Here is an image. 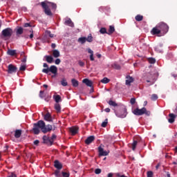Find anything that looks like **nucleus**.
<instances>
[{"mask_svg": "<svg viewBox=\"0 0 177 177\" xmlns=\"http://www.w3.org/2000/svg\"><path fill=\"white\" fill-rule=\"evenodd\" d=\"M39 129H41L43 133H46L50 132L53 129V127L50 124H45L44 120H39L37 123L33 124L32 131L35 135H39V132H41Z\"/></svg>", "mask_w": 177, "mask_h": 177, "instance_id": "nucleus-1", "label": "nucleus"}, {"mask_svg": "<svg viewBox=\"0 0 177 177\" xmlns=\"http://www.w3.org/2000/svg\"><path fill=\"white\" fill-rule=\"evenodd\" d=\"M43 67L45 68L42 69V73H44V74H48V75H50V73H51L52 74H53V75H52V78H55V77L57 75V66L52 65L50 66V67H49V65H48V64L44 63L43 64Z\"/></svg>", "mask_w": 177, "mask_h": 177, "instance_id": "nucleus-2", "label": "nucleus"}, {"mask_svg": "<svg viewBox=\"0 0 177 177\" xmlns=\"http://www.w3.org/2000/svg\"><path fill=\"white\" fill-rule=\"evenodd\" d=\"M133 113L134 115H143V114H145V115H150L151 113L150 111H147L145 107L142 108L140 109L139 108H136L133 111Z\"/></svg>", "mask_w": 177, "mask_h": 177, "instance_id": "nucleus-3", "label": "nucleus"}, {"mask_svg": "<svg viewBox=\"0 0 177 177\" xmlns=\"http://www.w3.org/2000/svg\"><path fill=\"white\" fill-rule=\"evenodd\" d=\"M160 32L162 33V35H165L167 32H168L169 30V26L164 22H160L157 24Z\"/></svg>", "mask_w": 177, "mask_h": 177, "instance_id": "nucleus-4", "label": "nucleus"}, {"mask_svg": "<svg viewBox=\"0 0 177 177\" xmlns=\"http://www.w3.org/2000/svg\"><path fill=\"white\" fill-rule=\"evenodd\" d=\"M13 35V29L11 28H6L1 31V35L3 38H10Z\"/></svg>", "mask_w": 177, "mask_h": 177, "instance_id": "nucleus-5", "label": "nucleus"}, {"mask_svg": "<svg viewBox=\"0 0 177 177\" xmlns=\"http://www.w3.org/2000/svg\"><path fill=\"white\" fill-rule=\"evenodd\" d=\"M115 115L119 118H125L127 117L128 112H127V108L122 107L120 111H115Z\"/></svg>", "mask_w": 177, "mask_h": 177, "instance_id": "nucleus-6", "label": "nucleus"}, {"mask_svg": "<svg viewBox=\"0 0 177 177\" xmlns=\"http://www.w3.org/2000/svg\"><path fill=\"white\" fill-rule=\"evenodd\" d=\"M41 5L43 9H44V13L47 15V16H52V12L49 8V5H48V3H46L45 1L41 2Z\"/></svg>", "mask_w": 177, "mask_h": 177, "instance_id": "nucleus-7", "label": "nucleus"}, {"mask_svg": "<svg viewBox=\"0 0 177 177\" xmlns=\"http://www.w3.org/2000/svg\"><path fill=\"white\" fill-rule=\"evenodd\" d=\"M103 147H104V145H100L98 147V153L100 157L109 156V153H110V151H104Z\"/></svg>", "mask_w": 177, "mask_h": 177, "instance_id": "nucleus-8", "label": "nucleus"}, {"mask_svg": "<svg viewBox=\"0 0 177 177\" xmlns=\"http://www.w3.org/2000/svg\"><path fill=\"white\" fill-rule=\"evenodd\" d=\"M151 34L152 35H157V37H161V35H162L158 25L152 28V30H151Z\"/></svg>", "mask_w": 177, "mask_h": 177, "instance_id": "nucleus-9", "label": "nucleus"}, {"mask_svg": "<svg viewBox=\"0 0 177 177\" xmlns=\"http://www.w3.org/2000/svg\"><path fill=\"white\" fill-rule=\"evenodd\" d=\"M7 73L8 74H13V73H17V67L10 64L8 66Z\"/></svg>", "mask_w": 177, "mask_h": 177, "instance_id": "nucleus-10", "label": "nucleus"}, {"mask_svg": "<svg viewBox=\"0 0 177 177\" xmlns=\"http://www.w3.org/2000/svg\"><path fill=\"white\" fill-rule=\"evenodd\" d=\"M83 84H85V85H86V86H89L90 88H91V92H93V82L90 80L89 79H84L82 80Z\"/></svg>", "mask_w": 177, "mask_h": 177, "instance_id": "nucleus-11", "label": "nucleus"}, {"mask_svg": "<svg viewBox=\"0 0 177 177\" xmlns=\"http://www.w3.org/2000/svg\"><path fill=\"white\" fill-rule=\"evenodd\" d=\"M54 167L57 169V170H60L63 168V165L60 162V161L56 160L54 161Z\"/></svg>", "mask_w": 177, "mask_h": 177, "instance_id": "nucleus-12", "label": "nucleus"}, {"mask_svg": "<svg viewBox=\"0 0 177 177\" xmlns=\"http://www.w3.org/2000/svg\"><path fill=\"white\" fill-rule=\"evenodd\" d=\"M169 118L168 119V122L170 124H174V122H175V119L176 118V115L174 113H169Z\"/></svg>", "mask_w": 177, "mask_h": 177, "instance_id": "nucleus-13", "label": "nucleus"}, {"mask_svg": "<svg viewBox=\"0 0 177 177\" xmlns=\"http://www.w3.org/2000/svg\"><path fill=\"white\" fill-rule=\"evenodd\" d=\"M140 142V138H138L137 140H134L133 143L131 144V149L132 150L135 151L136 149V146H138V143Z\"/></svg>", "mask_w": 177, "mask_h": 177, "instance_id": "nucleus-14", "label": "nucleus"}, {"mask_svg": "<svg viewBox=\"0 0 177 177\" xmlns=\"http://www.w3.org/2000/svg\"><path fill=\"white\" fill-rule=\"evenodd\" d=\"M24 32V29L21 27H17V30H16V35L17 37H20Z\"/></svg>", "mask_w": 177, "mask_h": 177, "instance_id": "nucleus-15", "label": "nucleus"}, {"mask_svg": "<svg viewBox=\"0 0 177 177\" xmlns=\"http://www.w3.org/2000/svg\"><path fill=\"white\" fill-rule=\"evenodd\" d=\"M78 127H73L69 129V131L71 133H72L73 136L77 135L78 133Z\"/></svg>", "mask_w": 177, "mask_h": 177, "instance_id": "nucleus-16", "label": "nucleus"}, {"mask_svg": "<svg viewBox=\"0 0 177 177\" xmlns=\"http://www.w3.org/2000/svg\"><path fill=\"white\" fill-rule=\"evenodd\" d=\"M93 140H95V137H94V136H91L88 137V138L85 140V144H86V145H91V143H92V142H93Z\"/></svg>", "mask_w": 177, "mask_h": 177, "instance_id": "nucleus-17", "label": "nucleus"}, {"mask_svg": "<svg viewBox=\"0 0 177 177\" xmlns=\"http://www.w3.org/2000/svg\"><path fill=\"white\" fill-rule=\"evenodd\" d=\"M86 50L88 52V53L90 54V60L91 62H94L95 61V57H93V50H92V49L88 48H86Z\"/></svg>", "mask_w": 177, "mask_h": 177, "instance_id": "nucleus-18", "label": "nucleus"}, {"mask_svg": "<svg viewBox=\"0 0 177 177\" xmlns=\"http://www.w3.org/2000/svg\"><path fill=\"white\" fill-rule=\"evenodd\" d=\"M44 118L45 121H48V122H52V115L50 113L48 112L46 115H44Z\"/></svg>", "mask_w": 177, "mask_h": 177, "instance_id": "nucleus-19", "label": "nucleus"}, {"mask_svg": "<svg viewBox=\"0 0 177 177\" xmlns=\"http://www.w3.org/2000/svg\"><path fill=\"white\" fill-rule=\"evenodd\" d=\"M43 141L44 143H50L51 145H53V140H50V138H49V137L46 136H43Z\"/></svg>", "mask_w": 177, "mask_h": 177, "instance_id": "nucleus-20", "label": "nucleus"}, {"mask_svg": "<svg viewBox=\"0 0 177 177\" xmlns=\"http://www.w3.org/2000/svg\"><path fill=\"white\" fill-rule=\"evenodd\" d=\"M44 57L47 63H49L50 64L53 63V57H52L51 55H45Z\"/></svg>", "mask_w": 177, "mask_h": 177, "instance_id": "nucleus-21", "label": "nucleus"}, {"mask_svg": "<svg viewBox=\"0 0 177 177\" xmlns=\"http://www.w3.org/2000/svg\"><path fill=\"white\" fill-rule=\"evenodd\" d=\"M21 129H17L15 131V138L16 139H19V138H20V136H21Z\"/></svg>", "mask_w": 177, "mask_h": 177, "instance_id": "nucleus-22", "label": "nucleus"}, {"mask_svg": "<svg viewBox=\"0 0 177 177\" xmlns=\"http://www.w3.org/2000/svg\"><path fill=\"white\" fill-rule=\"evenodd\" d=\"M65 24H66V26H69V27H74V23L73 22V21H71V19H68L67 20H66Z\"/></svg>", "mask_w": 177, "mask_h": 177, "instance_id": "nucleus-23", "label": "nucleus"}, {"mask_svg": "<svg viewBox=\"0 0 177 177\" xmlns=\"http://www.w3.org/2000/svg\"><path fill=\"white\" fill-rule=\"evenodd\" d=\"M127 78V80H126V85H131V84H132L133 82V77L129 76Z\"/></svg>", "mask_w": 177, "mask_h": 177, "instance_id": "nucleus-24", "label": "nucleus"}, {"mask_svg": "<svg viewBox=\"0 0 177 177\" xmlns=\"http://www.w3.org/2000/svg\"><path fill=\"white\" fill-rule=\"evenodd\" d=\"M17 50H8L7 51L8 55H9L10 56H16L17 55V53H16Z\"/></svg>", "mask_w": 177, "mask_h": 177, "instance_id": "nucleus-25", "label": "nucleus"}, {"mask_svg": "<svg viewBox=\"0 0 177 177\" xmlns=\"http://www.w3.org/2000/svg\"><path fill=\"white\" fill-rule=\"evenodd\" d=\"M53 56L55 58L60 57V52L58 50H53Z\"/></svg>", "mask_w": 177, "mask_h": 177, "instance_id": "nucleus-26", "label": "nucleus"}, {"mask_svg": "<svg viewBox=\"0 0 177 177\" xmlns=\"http://www.w3.org/2000/svg\"><path fill=\"white\" fill-rule=\"evenodd\" d=\"M114 31H115V28H114V26H110L108 31V35H111V34H113Z\"/></svg>", "mask_w": 177, "mask_h": 177, "instance_id": "nucleus-27", "label": "nucleus"}, {"mask_svg": "<svg viewBox=\"0 0 177 177\" xmlns=\"http://www.w3.org/2000/svg\"><path fill=\"white\" fill-rule=\"evenodd\" d=\"M55 109L57 113H60V111H62V107L60 106V104H59V103H56L55 104Z\"/></svg>", "mask_w": 177, "mask_h": 177, "instance_id": "nucleus-28", "label": "nucleus"}, {"mask_svg": "<svg viewBox=\"0 0 177 177\" xmlns=\"http://www.w3.org/2000/svg\"><path fill=\"white\" fill-rule=\"evenodd\" d=\"M77 41H78V42H80V44L84 45V44H85V42H86V37H80Z\"/></svg>", "mask_w": 177, "mask_h": 177, "instance_id": "nucleus-29", "label": "nucleus"}, {"mask_svg": "<svg viewBox=\"0 0 177 177\" xmlns=\"http://www.w3.org/2000/svg\"><path fill=\"white\" fill-rule=\"evenodd\" d=\"M53 98L55 100L56 103H59L62 101V97L59 95H53Z\"/></svg>", "mask_w": 177, "mask_h": 177, "instance_id": "nucleus-30", "label": "nucleus"}, {"mask_svg": "<svg viewBox=\"0 0 177 177\" xmlns=\"http://www.w3.org/2000/svg\"><path fill=\"white\" fill-rule=\"evenodd\" d=\"M71 82H72L73 86H74L75 88H77V86H78V85H79L78 80H77L75 79H72Z\"/></svg>", "mask_w": 177, "mask_h": 177, "instance_id": "nucleus-31", "label": "nucleus"}, {"mask_svg": "<svg viewBox=\"0 0 177 177\" xmlns=\"http://www.w3.org/2000/svg\"><path fill=\"white\" fill-rule=\"evenodd\" d=\"M93 42V37H92V34H89L87 37H86V42Z\"/></svg>", "mask_w": 177, "mask_h": 177, "instance_id": "nucleus-32", "label": "nucleus"}, {"mask_svg": "<svg viewBox=\"0 0 177 177\" xmlns=\"http://www.w3.org/2000/svg\"><path fill=\"white\" fill-rule=\"evenodd\" d=\"M108 103H109V106H112L113 107H117V106H118V104H117V102H115L111 100H110Z\"/></svg>", "mask_w": 177, "mask_h": 177, "instance_id": "nucleus-33", "label": "nucleus"}, {"mask_svg": "<svg viewBox=\"0 0 177 177\" xmlns=\"http://www.w3.org/2000/svg\"><path fill=\"white\" fill-rule=\"evenodd\" d=\"M136 21H142L143 20V15H138L135 17Z\"/></svg>", "mask_w": 177, "mask_h": 177, "instance_id": "nucleus-34", "label": "nucleus"}, {"mask_svg": "<svg viewBox=\"0 0 177 177\" xmlns=\"http://www.w3.org/2000/svg\"><path fill=\"white\" fill-rule=\"evenodd\" d=\"M61 85H62V86H67V85H68V83H67V80H66V78H63L62 80Z\"/></svg>", "mask_w": 177, "mask_h": 177, "instance_id": "nucleus-35", "label": "nucleus"}, {"mask_svg": "<svg viewBox=\"0 0 177 177\" xmlns=\"http://www.w3.org/2000/svg\"><path fill=\"white\" fill-rule=\"evenodd\" d=\"M102 84H109L110 82V79L107 78V77H104L102 80H101Z\"/></svg>", "mask_w": 177, "mask_h": 177, "instance_id": "nucleus-36", "label": "nucleus"}, {"mask_svg": "<svg viewBox=\"0 0 177 177\" xmlns=\"http://www.w3.org/2000/svg\"><path fill=\"white\" fill-rule=\"evenodd\" d=\"M54 175L56 177H62V173L60 174V170H55L54 172Z\"/></svg>", "mask_w": 177, "mask_h": 177, "instance_id": "nucleus-37", "label": "nucleus"}, {"mask_svg": "<svg viewBox=\"0 0 177 177\" xmlns=\"http://www.w3.org/2000/svg\"><path fill=\"white\" fill-rule=\"evenodd\" d=\"M107 124H109V120H108V119H106V120H104V122H103L102 123L101 127H102V128H106V127H107Z\"/></svg>", "mask_w": 177, "mask_h": 177, "instance_id": "nucleus-38", "label": "nucleus"}, {"mask_svg": "<svg viewBox=\"0 0 177 177\" xmlns=\"http://www.w3.org/2000/svg\"><path fill=\"white\" fill-rule=\"evenodd\" d=\"M100 34H108L107 29L106 28H101L100 30Z\"/></svg>", "mask_w": 177, "mask_h": 177, "instance_id": "nucleus-39", "label": "nucleus"}, {"mask_svg": "<svg viewBox=\"0 0 177 177\" xmlns=\"http://www.w3.org/2000/svg\"><path fill=\"white\" fill-rule=\"evenodd\" d=\"M62 177H70V173L67 171H62Z\"/></svg>", "mask_w": 177, "mask_h": 177, "instance_id": "nucleus-40", "label": "nucleus"}, {"mask_svg": "<svg viewBox=\"0 0 177 177\" xmlns=\"http://www.w3.org/2000/svg\"><path fill=\"white\" fill-rule=\"evenodd\" d=\"M148 62L150 64H154L156 63V59L153 57L148 58Z\"/></svg>", "mask_w": 177, "mask_h": 177, "instance_id": "nucleus-41", "label": "nucleus"}, {"mask_svg": "<svg viewBox=\"0 0 177 177\" xmlns=\"http://www.w3.org/2000/svg\"><path fill=\"white\" fill-rule=\"evenodd\" d=\"M157 99H158V95H157V94H153L151 97V100L153 102L157 100Z\"/></svg>", "mask_w": 177, "mask_h": 177, "instance_id": "nucleus-42", "label": "nucleus"}, {"mask_svg": "<svg viewBox=\"0 0 177 177\" xmlns=\"http://www.w3.org/2000/svg\"><path fill=\"white\" fill-rule=\"evenodd\" d=\"M113 68H115V70H120L121 68V66L118 64H113L112 65Z\"/></svg>", "mask_w": 177, "mask_h": 177, "instance_id": "nucleus-43", "label": "nucleus"}, {"mask_svg": "<svg viewBox=\"0 0 177 177\" xmlns=\"http://www.w3.org/2000/svg\"><path fill=\"white\" fill-rule=\"evenodd\" d=\"M145 78H147V80H151V78H153V75H151L150 73H148L146 74V76H145Z\"/></svg>", "mask_w": 177, "mask_h": 177, "instance_id": "nucleus-44", "label": "nucleus"}, {"mask_svg": "<svg viewBox=\"0 0 177 177\" xmlns=\"http://www.w3.org/2000/svg\"><path fill=\"white\" fill-rule=\"evenodd\" d=\"M48 6H51L52 9H56L57 8V6L54 3H48Z\"/></svg>", "mask_w": 177, "mask_h": 177, "instance_id": "nucleus-45", "label": "nucleus"}, {"mask_svg": "<svg viewBox=\"0 0 177 177\" xmlns=\"http://www.w3.org/2000/svg\"><path fill=\"white\" fill-rule=\"evenodd\" d=\"M131 104L133 105L135 103H136V99L135 97H133L130 100Z\"/></svg>", "mask_w": 177, "mask_h": 177, "instance_id": "nucleus-46", "label": "nucleus"}, {"mask_svg": "<svg viewBox=\"0 0 177 177\" xmlns=\"http://www.w3.org/2000/svg\"><path fill=\"white\" fill-rule=\"evenodd\" d=\"M95 174H96V175H99L100 174H102V169H96L95 170Z\"/></svg>", "mask_w": 177, "mask_h": 177, "instance_id": "nucleus-47", "label": "nucleus"}, {"mask_svg": "<svg viewBox=\"0 0 177 177\" xmlns=\"http://www.w3.org/2000/svg\"><path fill=\"white\" fill-rule=\"evenodd\" d=\"M19 71H26V66L25 65L21 66L19 68Z\"/></svg>", "mask_w": 177, "mask_h": 177, "instance_id": "nucleus-48", "label": "nucleus"}, {"mask_svg": "<svg viewBox=\"0 0 177 177\" xmlns=\"http://www.w3.org/2000/svg\"><path fill=\"white\" fill-rule=\"evenodd\" d=\"M78 64H79V66H80V67H84V66H85V62L82 61H79Z\"/></svg>", "mask_w": 177, "mask_h": 177, "instance_id": "nucleus-49", "label": "nucleus"}, {"mask_svg": "<svg viewBox=\"0 0 177 177\" xmlns=\"http://www.w3.org/2000/svg\"><path fill=\"white\" fill-rule=\"evenodd\" d=\"M147 177H153V171H148Z\"/></svg>", "mask_w": 177, "mask_h": 177, "instance_id": "nucleus-50", "label": "nucleus"}, {"mask_svg": "<svg viewBox=\"0 0 177 177\" xmlns=\"http://www.w3.org/2000/svg\"><path fill=\"white\" fill-rule=\"evenodd\" d=\"M39 97H41V99H44V91H40V92H39Z\"/></svg>", "mask_w": 177, "mask_h": 177, "instance_id": "nucleus-51", "label": "nucleus"}, {"mask_svg": "<svg viewBox=\"0 0 177 177\" xmlns=\"http://www.w3.org/2000/svg\"><path fill=\"white\" fill-rule=\"evenodd\" d=\"M61 62H62V61L59 58L56 59L55 62V64H59Z\"/></svg>", "mask_w": 177, "mask_h": 177, "instance_id": "nucleus-52", "label": "nucleus"}, {"mask_svg": "<svg viewBox=\"0 0 177 177\" xmlns=\"http://www.w3.org/2000/svg\"><path fill=\"white\" fill-rule=\"evenodd\" d=\"M22 63H26L27 62V57L24 55V58L21 59Z\"/></svg>", "mask_w": 177, "mask_h": 177, "instance_id": "nucleus-53", "label": "nucleus"}, {"mask_svg": "<svg viewBox=\"0 0 177 177\" xmlns=\"http://www.w3.org/2000/svg\"><path fill=\"white\" fill-rule=\"evenodd\" d=\"M30 32H32L29 38L32 39L34 38V33L32 32V30H30Z\"/></svg>", "mask_w": 177, "mask_h": 177, "instance_id": "nucleus-54", "label": "nucleus"}, {"mask_svg": "<svg viewBox=\"0 0 177 177\" xmlns=\"http://www.w3.org/2000/svg\"><path fill=\"white\" fill-rule=\"evenodd\" d=\"M24 27H25V28L31 27V24L29 23H26V24H24Z\"/></svg>", "mask_w": 177, "mask_h": 177, "instance_id": "nucleus-55", "label": "nucleus"}, {"mask_svg": "<svg viewBox=\"0 0 177 177\" xmlns=\"http://www.w3.org/2000/svg\"><path fill=\"white\" fill-rule=\"evenodd\" d=\"M55 139H56V135L53 134V136H51V138H50V140H53H53H55Z\"/></svg>", "mask_w": 177, "mask_h": 177, "instance_id": "nucleus-56", "label": "nucleus"}, {"mask_svg": "<svg viewBox=\"0 0 177 177\" xmlns=\"http://www.w3.org/2000/svg\"><path fill=\"white\" fill-rule=\"evenodd\" d=\"M7 177H17L16 174L11 173Z\"/></svg>", "mask_w": 177, "mask_h": 177, "instance_id": "nucleus-57", "label": "nucleus"}, {"mask_svg": "<svg viewBox=\"0 0 177 177\" xmlns=\"http://www.w3.org/2000/svg\"><path fill=\"white\" fill-rule=\"evenodd\" d=\"M34 145H35V146H38V145H39V140H35Z\"/></svg>", "mask_w": 177, "mask_h": 177, "instance_id": "nucleus-58", "label": "nucleus"}, {"mask_svg": "<svg viewBox=\"0 0 177 177\" xmlns=\"http://www.w3.org/2000/svg\"><path fill=\"white\" fill-rule=\"evenodd\" d=\"M48 35H49V37H50V38H53V37H54V35L52 34V33H50V31H48Z\"/></svg>", "mask_w": 177, "mask_h": 177, "instance_id": "nucleus-59", "label": "nucleus"}, {"mask_svg": "<svg viewBox=\"0 0 177 177\" xmlns=\"http://www.w3.org/2000/svg\"><path fill=\"white\" fill-rule=\"evenodd\" d=\"M96 57H97L98 59H100V57H102V55L100 54V53H96Z\"/></svg>", "mask_w": 177, "mask_h": 177, "instance_id": "nucleus-60", "label": "nucleus"}, {"mask_svg": "<svg viewBox=\"0 0 177 177\" xmlns=\"http://www.w3.org/2000/svg\"><path fill=\"white\" fill-rule=\"evenodd\" d=\"M104 111H106V113H110V109L106 108V109H104Z\"/></svg>", "mask_w": 177, "mask_h": 177, "instance_id": "nucleus-61", "label": "nucleus"}, {"mask_svg": "<svg viewBox=\"0 0 177 177\" xmlns=\"http://www.w3.org/2000/svg\"><path fill=\"white\" fill-rule=\"evenodd\" d=\"M51 48H53V49H55V48H56V44L53 43L51 44Z\"/></svg>", "mask_w": 177, "mask_h": 177, "instance_id": "nucleus-62", "label": "nucleus"}, {"mask_svg": "<svg viewBox=\"0 0 177 177\" xmlns=\"http://www.w3.org/2000/svg\"><path fill=\"white\" fill-rule=\"evenodd\" d=\"M160 167H161V165L159 163L156 166V169H158V168H160Z\"/></svg>", "mask_w": 177, "mask_h": 177, "instance_id": "nucleus-63", "label": "nucleus"}, {"mask_svg": "<svg viewBox=\"0 0 177 177\" xmlns=\"http://www.w3.org/2000/svg\"><path fill=\"white\" fill-rule=\"evenodd\" d=\"M108 177H113V173L108 174Z\"/></svg>", "mask_w": 177, "mask_h": 177, "instance_id": "nucleus-64", "label": "nucleus"}]
</instances>
